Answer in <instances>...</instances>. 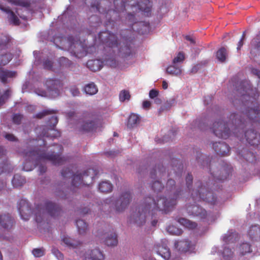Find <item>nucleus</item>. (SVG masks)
Wrapping results in <instances>:
<instances>
[{
	"label": "nucleus",
	"mask_w": 260,
	"mask_h": 260,
	"mask_svg": "<svg viewBox=\"0 0 260 260\" xmlns=\"http://www.w3.org/2000/svg\"><path fill=\"white\" fill-rule=\"evenodd\" d=\"M103 62L100 59L89 60L87 62V67L93 72H96L101 69Z\"/></svg>",
	"instance_id": "nucleus-27"
},
{
	"label": "nucleus",
	"mask_w": 260,
	"mask_h": 260,
	"mask_svg": "<svg viewBox=\"0 0 260 260\" xmlns=\"http://www.w3.org/2000/svg\"><path fill=\"white\" fill-rule=\"evenodd\" d=\"M89 21L91 23H95V25H93L95 27L99 26L102 23L101 19L96 15L91 16L89 18Z\"/></svg>",
	"instance_id": "nucleus-53"
},
{
	"label": "nucleus",
	"mask_w": 260,
	"mask_h": 260,
	"mask_svg": "<svg viewBox=\"0 0 260 260\" xmlns=\"http://www.w3.org/2000/svg\"><path fill=\"white\" fill-rule=\"evenodd\" d=\"M154 249L156 253L165 259H168L171 256V252L166 242L161 241L160 243L155 244Z\"/></svg>",
	"instance_id": "nucleus-17"
},
{
	"label": "nucleus",
	"mask_w": 260,
	"mask_h": 260,
	"mask_svg": "<svg viewBox=\"0 0 260 260\" xmlns=\"http://www.w3.org/2000/svg\"><path fill=\"white\" fill-rule=\"evenodd\" d=\"M5 138L10 141H14L16 140L15 136L11 134H7L5 136Z\"/></svg>",
	"instance_id": "nucleus-63"
},
{
	"label": "nucleus",
	"mask_w": 260,
	"mask_h": 260,
	"mask_svg": "<svg viewBox=\"0 0 260 260\" xmlns=\"http://www.w3.org/2000/svg\"><path fill=\"white\" fill-rule=\"evenodd\" d=\"M213 148L217 154L220 156H225L228 155L230 151V147L228 144L224 142H215L213 143Z\"/></svg>",
	"instance_id": "nucleus-18"
},
{
	"label": "nucleus",
	"mask_w": 260,
	"mask_h": 260,
	"mask_svg": "<svg viewBox=\"0 0 260 260\" xmlns=\"http://www.w3.org/2000/svg\"><path fill=\"white\" fill-rule=\"evenodd\" d=\"M99 39L105 46V48H108L113 52L114 49L117 48L118 45V40L117 36L109 31H105L99 34Z\"/></svg>",
	"instance_id": "nucleus-8"
},
{
	"label": "nucleus",
	"mask_w": 260,
	"mask_h": 260,
	"mask_svg": "<svg viewBox=\"0 0 260 260\" xmlns=\"http://www.w3.org/2000/svg\"><path fill=\"white\" fill-rule=\"evenodd\" d=\"M76 224L80 234H83L86 232L88 228V225L83 220L79 219L76 220Z\"/></svg>",
	"instance_id": "nucleus-35"
},
{
	"label": "nucleus",
	"mask_w": 260,
	"mask_h": 260,
	"mask_svg": "<svg viewBox=\"0 0 260 260\" xmlns=\"http://www.w3.org/2000/svg\"><path fill=\"white\" fill-rule=\"evenodd\" d=\"M86 3L90 4V6L91 9L95 10L96 11L99 12L100 13L106 14V18L109 20V22H111V21H113L112 20L111 17H110L112 15V14H117V11H120V9L122 8H124L125 4L124 3L121 1V9H119L117 6H115V10L111 9H107L106 8H103L102 6L100 5L99 0H86Z\"/></svg>",
	"instance_id": "nucleus-9"
},
{
	"label": "nucleus",
	"mask_w": 260,
	"mask_h": 260,
	"mask_svg": "<svg viewBox=\"0 0 260 260\" xmlns=\"http://www.w3.org/2000/svg\"><path fill=\"white\" fill-rule=\"evenodd\" d=\"M119 55L122 57L126 58L132 54V50L129 45H126L118 49Z\"/></svg>",
	"instance_id": "nucleus-36"
},
{
	"label": "nucleus",
	"mask_w": 260,
	"mask_h": 260,
	"mask_svg": "<svg viewBox=\"0 0 260 260\" xmlns=\"http://www.w3.org/2000/svg\"><path fill=\"white\" fill-rule=\"evenodd\" d=\"M60 67L68 68L72 64V62L65 57H61L58 60Z\"/></svg>",
	"instance_id": "nucleus-44"
},
{
	"label": "nucleus",
	"mask_w": 260,
	"mask_h": 260,
	"mask_svg": "<svg viewBox=\"0 0 260 260\" xmlns=\"http://www.w3.org/2000/svg\"><path fill=\"white\" fill-rule=\"evenodd\" d=\"M182 190H176L173 196L168 198L158 197L156 200L150 197H146L143 203L136 209L129 217V222L141 226L146 222V218L148 215L153 217L157 211H169L170 208L176 204V200L181 195Z\"/></svg>",
	"instance_id": "nucleus-2"
},
{
	"label": "nucleus",
	"mask_w": 260,
	"mask_h": 260,
	"mask_svg": "<svg viewBox=\"0 0 260 260\" xmlns=\"http://www.w3.org/2000/svg\"><path fill=\"white\" fill-rule=\"evenodd\" d=\"M132 196L129 191L123 192L116 200L115 204V209L117 212H121L129 205L132 200Z\"/></svg>",
	"instance_id": "nucleus-11"
},
{
	"label": "nucleus",
	"mask_w": 260,
	"mask_h": 260,
	"mask_svg": "<svg viewBox=\"0 0 260 260\" xmlns=\"http://www.w3.org/2000/svg\"><path fill=\"white\" fill-rule=\"evenodd\" d=\"M166 72L169 74L178 76L181 75L182 71L180 68L177 67L175 65H172L167 68Z\"/></svg>",
	"instance_id": "nucleus-40"
},
{
	"label": "nucleus",
	"mask_w": 260,
	"mask_h": 260,
	"mask_svg": "<svg viewBox=\"0 0 260 260\" xmlns=\"http://www.w3.org/2000/svg\"><path fill=\"white\" fill-rule=\"evenodd\" d=\"M232 171V168L231 166H227L226 167H224L222 168V171H221L223 174L222 175H220L216 177L214 174H212V175L213 178L216 180L222 181L226 180L229 177Z\"/></svg>",
	"instance_id": "nucleus-29"
},
{
	"label": "nucleus",
	"mask_w": 260,
	"mask_h": 260,
	"mask_svg": "<svg viewBox=\"0 0 260 260\" xmlns=\"http://www.w3.org/2000/svg\"><path fill=\"white\" fill-rule=\"evenodd\" d=\"M14 224V218L9 214L0 215V225L6 230H10Z\"/></svg>",
	"instance_id": "nucleus-20"
},
{
	"label": "nucleus",
	"mask_w": 260,
	"mask_h": 260,
	"mask_svg": "<svg viewBox=\"0 0 260 260\" xmlns=\"http://www.w3.org/2000/svg\"><path fill=\"white\" fill-rule=\"evenodd\" d=\"M13 55L10 53L0 55V67L7 64L12 59Z\"/></svg>",
	"instance_id": "nucleus-38"
},
{
	"label": "nucleus",
	"mask_w": 260,
	"mask_h": 260,
	"mask_svg": "<svg viewBox=\"0 0 260 260\" xmlns=\"http://www.w3.org/2000/svg\"><path fill=\"white\" fill-rule=\"evenodd\" d=\"M45 85L49 92H54V94H52L54 96H58L59 94V88L61 86V82L59 80L56 79H48L45 82Z\"/></svg>",
	"instance_id": "nucleus-16"
},
{
	"label": "nucleus",
	"mask_w": 260,
	"mask_h": 260,
	"mask_svg": "<svg viewBox=\"0 0 260 260\" xmlns=\"http://www.w3.org/2000/svg\"><path fill=\"white\" fill-rule=\"evenodd\" d=\"M73 168V166H70L63 169L61 172V174L63 178H68L72 177L71 185L74 187L89 185L92 183L93 179L99 173V171L96 169L89 168L84 171L82 174L78 171L74 174Z\"/></svg>",
	"instance_id": "nucleus-5"
},
{
	"label": "nucleus",
	"mask_w": 260,
	"mask_h": 260,
	"mask_svg": "<svg viewBox=\"0 0 260 260\" xmlns=\"http://www.w3.org/2000/svg\"><path fill=\"white\" fill-rule=\"evenodd\" d=\"M175 246L179 251L186 252L190 247V241L188 240L178 241L175 242Z\"/></svg>",
	"instance_id": "nucleus-28"
},
{
	"label": "nucleus",
	"mask_w": 260,
	"mask_h": 260,
	"mask_svg": "<svg viewBox=\"0 0 260 260\" xmlns=\"http://www.w3.org/2000/svg\"><path fill=\"white\" fill-rule=\"evenodd\" d=\"M227 56V51L224 47L219 49L216 52V57L218 60L223 62L225 60Z\"/></svg>",
	"instance_id": "nucleus-41"
},
{
	"label": "nucleus",
	"mask_w": 260,
	"mask_h": 260,
	"mask_svg": "<svg viewBox=\"0 0 260 260\" xmlns=\"http://www.w3.org/2000/svg\"><path fill=\"white\" fill-rule=\"evenodd\" d=\"M25 182V179L19 174H15L12 180V183L14 187L21 186Z\"/></svg>",
	"instance_id": "nucleus-32"
},
{
	"label": "nucleus",
	"mask_w": 260,
	"mask_h": 260,
	"mask_svg": "<svg viewBox=\"0 0 260 260\" xmlns=\"http://www.w3.org/2000/svg\"><path fill=\"white\" fill-rule=\"evenodd\" d=\"M222 255L224 259H229L233 256V251L232 249L227 247L226 246H225L222 251Z\"/></svg>",
	"instance_id": "nucleus-47"
},
{
	"label": "nucleus",
	"mask_w": 260,
	"mask_h": 260,
	"mask_svg": "<svg viewBox=\"0 0 260 260\" xmlns=\"http://www.w3.org/2000/svg\"><path fill=\"white\" fill-rule=\"evenodd\" d=\"M251 241H256L260 238V226L257 224L251 225L247 233Z\"/></svg>",
	"instance_id": "nucleus-23"
},
{
	"label": "nucleus",
	"mask_w": 260,
	"mask_h": 260,
	"mask_svg": "<svg viewBox=\"0 0 260 260\" xmlns=\"http://www.w3.org/2000/svg\"><path fill=\"white\" fill-rule=\"evenodd\" d=\"M52 252L58 260H63V254L57 249L52 248Z\"/></svg>",
	"instance_id": "nucleus-56"
},
{
	"label": "nucleus",
	"mask_w": 260,
	"mask_h": 260,
	"mask_svg": "<svg viewBox=\"0 0 260 260\" xmlns=\"http://www.w3.org/2000/svg\"><path fill=\"white\" fill-rule=\"evenodd\" d=\"M151 188L152 190L155 192H160L162 189L164 188V186H162L161 183L159 181H154L151 185Z\"/></svg>",
	"instance_id": "nucleus-46"
},
{
	"label": "nucleus",
	"mask_w": 260,
	"mask_h": 260,
	"mask_svg": "<svg viewBox=\"0 0 260 260\" xmlns=\"http://www.w3.org/2000/svg\"><path fill=\"white\" fill-rule=\"evenodd\" d=\"M177 221L180 223V224L188 229H195L197 226L196 222L191 221L185 218H180L177 220Z\"/></svg>",
	"instance_id": "nucleus-33"
},
{
	"label": "nucleus",
	"mask_w": 260,
	"mask_h": 260,
	"mask_svg": "<svg viewBox=\"0 0 260 260\" xmlns=\"http://www.w3.org/2000/svg\"><path fill=\"white\" fill-rule=\"evenodd\" d=\"M84 257L85 260H103L104 255L99 249L95 248L86 252Z\"/></svg>",
	"instance_id": "nucleus-19"
},
{
	"label": "nucleus",
	"mask_w": 260,
	"mask_h": 260,
	"mask_svg": "<svg viewBox=\"0 0 260 260\" xmlns=\"http://www.w3.org/2000/svg\"><path fill=\"white\" fill-rule=\"evenodd\" d=\"M244 157L247 161H252L254 156H253L252 153L248 152L247 155H245Z\"/></svg>",
	"instance_id": "nucleus-62"
},
{
	"label": "nucleus",
	"mask_w": 260,
	"mask_h": 260,
	"mask_svg": "<svg viewBox=\"0 0 260 260\" xmlns=\"http://www.w3.org/2000/svg\"><path fill=\"white\" fill-rule=\"evenodd\" d=\"M140 121V119L138 115L132 114L128 119L127 126L130 128H133L137 125Z\"/></svg>",
	"instance_id": "nucleus-31"
},
{
	"label": "nucleus",
	"mask_w": 260,
	"mask_h": 260,
	"mask_svg": "<svg viewBox=\"0 0 260 260\" xmlns=\"http://www.w3.org/2000/svg\"><path fill=\"white\" fill-rule=\"evenodd\" d=\"M127 19L130 22H132V23L129 24L131 26V27L133 29H134L133 27V25L135 24L139 27L137 28L136 31L139 34H145L147 30L149 29V24L148 23H145L143 21H140L138 22H136L135 21V17L134 15L132 14H128L127 15Z\"/></svg>",
	"instance_id": "nucleus-15"
},
{
	"label": "nucleus",
	"mask_w": 260,
	"mask_h": 260,
	"mask_svg": "<svg viewBox=\"0 0 260 260\" xmlns=\"http://www.w3.org/2000/svg\"><path fill=\"white\" fill-rule=\"evenodd\" d=\"M58 123V118L56 116H52L48 121V126L51 128L50 130L51 135L50 137L55 138L60 136V133L58 131L54 129L53 128L56 126Z\"/></svg>",
	"instance_id": "nucleus-25"
},
{
	"label": "nucleus",
	"mask_w": 260,
	"mask_h": 260,
	"mask_svg": "<svg viewBox=\"0 0 260 260\" xmlns=\"http://www.w3.org/2000/svg\"><path fill=\"white\" fill-rule=\"evenodd\" d=\"M151 102L149 101H144L143 102V108L145 109H148L151 106Z\"/></svg>",
	"instance_id": "nucleus-64"
},
{
	"label": "nucleus",
	"mask_w": 260,
	"mask_h": 260,
	"mask_svg": "<svg viewBox=\"0 0 260 260\" xmlns=\"http://www.w3.org/2000/svg\"><path fill=\"white\" fill-rule=\"evenodd\" d=\"M32 254L35 257H40L45 254L43 248H36L32 250Z\"/></svg>",
	"instance_id": "nucleus-54"
},
{
	"label": "nucleus",
	"mask_w": 260,
	"mask_h": 260,
	"mask_svg": "<svg viewBox=\"0 0 260 260\" xmlns=\"http://www.w3.org/2000/svg\"><path fill=\"white\" fill-rule=\"evenodd\" d=\"M103 121L100 118H94L93 120H87L82 124L80 131L83 132H92L99 127H102Z\"/></svg>",
	"instance_id": "nucleus-13"
},
{
	"label": "nucleus",
	"mask_w": 260,
	"mask_h": 260,
	"mask_svg": "<svg viewBox=\"0 0 260 260\" xmlns=\"http://www.w3.org/2000/svg\"><path fill=\"white\" fill-rule=\"evenodd\" d=\"M238 235L233 230L229 231L223 236L222 240L226 244L233 243L236 242Z\"/></svg>",
	"instance_id": "nucleus-26"
},
{
	"label": "nucleus",
	"mask_w": 260,
	"mask_h": 260,
	"mask_svg": "<svg viewBox=\"0 0 260 260\" xmlns=\"http://www.w3.org/2000/svg\"><path fill=\"white\" fill-rule=\"evenodd\" d=\"M186 184L187 187L190 190V186L192 184L193 177L191 174L188 173L186 177Z\"/></svg>",
	"instance_id": "nucleus-58"
},
{
	"label": "nucleus",
	"mask_w": 260,
	"mask_h": 260,
	"mask_svg": "<svg viewBox=\"0 0 260 260\" xmlns=\"http://www.w3.org/2000/svg\"><path fill=\"white\" fill-rule=\"evenodd\" d=\"M245 138L251 146L260 148V134L254 129H250L245 132Z\"/></svg>",
	"instance_id": "nucleus-14"
},
{
	"label": "nucleus",
	"mask_w": 260,
	"mask_h": 260,
	"mask_svg": "<svg viewBox=\"0 0 260 260\" xmlns=\"http://www.w3.org/2000/svg\"><path fill=\"white\" fill-rule=\"evenodd\" d=\"M245 36H246V31H244L243 32L242 37H241V39L240 40V41L238 42V46H237V48L238 50H240L241 47L243 45V44H244V40L245 39Z\"/></svg>",
	"instance_id": "nucleus-59"
},
{
	"label": "nucleus",
	"mask_w": 260,
	"mask_h": 260,
	"mask_svg": "<svg viewBox=\"0 0 260 260\" xmlns=\"http://www.w3.org/2000/svg\"><path fill=\"white\" fill-rule=\"evenodd\" d=\"M137 7L145 15L149 16L151 12L152 4L149 0H141L137 4Z\"/></svg>",
	"instance_id": "nucleus-24"
},
{
	"label": "nucleus",
	"mask_w": 260,
	"mask_h": 260,
	"mask_svg": "<svg viewBox=\"0 0 260 260\" xmlns=\"http://www.w3.org/2000/svg\"><path fill=\"white\" fill-rule=\"evenodd\" d=\"M84 91L87 94L93 95L97 93L98 89L93 83H91L84 87Z\"/></svg>",
	"instance_id": "nucleus-39"
},
{
	"label": "nucleus",
	"mask_w": 260,
	"mask_h": 260,
	"mask_svg": "<svg viewBox=\"0 0 260 260\" xmlns=\"http://www.w3.org/2000/svg\"><path fill=\"white\" fill-rule=\"evenodd\" d=\"M18 209L20 215L24 220H28L31 214H34L35 220L37 223H41L47 213L51 217H56L60 214L61 210L56 204L45 201L43 203L36 205L35 208L31 210L28 202L25 199H22L18 203Z\"/></svg>",
	"instance_id": "nucleus-4"
},
{
	"label": "nucleus",
	"mask_w": 260,
	"mask_h": 260,
	"mask_svg": "<svg viewBox=\"0 0 260 260\" xmlns=\"http://www.w3.org/2000/svg\"><path fill=\"white\" fill-rule=\"evenodd\" d=\"M119 97V100L121 102H124L125 100H129L131 98V95L129 92L127 90H123L120 91Z\"/></svg>",
	"instance_id": "nucleus-48"
},
{
	"label": "nucleus",
	"mask_w": 260,
	"mask_h": 260,
	"mask_svg": "<svg viewBox=\"0 0 260 260\" xmlns=\"http://www.w3.org/2000/svg\"><path fill=\"white\" fill-rule=\"evenodd\" d=\"M10 41V39L8 36L4 35H0V50L7 48Z\"/></svg>",
	"instance_id": "nucleus-43"
},
{
	"label": "nucleus",
	"mask_w": 260,
	"mask_h": 260,
	"mask_svg": "<svg viewBox=\"0 0 260 260\" xmlns=\"http://www.w3.org/2000/svg\"><path fill=\"white\" fill-rule=\"evenodd\" d=\"M57 112L56 110H45L41 112H40L36 115V117L38 118H42L45 116L50 115Z\"/></svg>",
	"instance_id": "nucleus-49"
},
{
	"label": "nucleus",
	"mask_w": 260,
	"mask_h": 260,
	"mask_svg": "<svg viewBox=\"0 0 260 260\" xmlns=\"http://www.w3.org/2000/svg\"><path fill=\"white\" fill-rule=\"evenodd\" d=\"M112 189V184L108 181H103L99 185V189L102 192H109L111 191Z\"/></svg>",
	"instance_id": "nucleus-34"
},
{
	"label": "nucleus",
	"mask_w": 260,
	"mask_h": 260,
	"mask_svg": "<svg viewBox=\"0 0 260 260\" xmlns=\"http://www.w3.org/2000/svg\"><path fill=\"white\" fill-rule=\"evenodd\" d=\"M105 244L108 246H116L118 243L117 235L115 233H112L110 235H108L104 240Z\"/></svg>",
	"instance_id": "nucleus-30"
},
{
	"label": "nucleus",
	"mask_w": 260,
	"mask_h": 260,
	"mask_svg": "<svg viewBox=\"0 0 260 260\" xmlns=\"http://www.w3.org/2000/svg\"><path fill=\"white\" fill-rule=\"evenodd\" d=\"M23 118V115L20 114H14L12 117L13 122L16 124H20Z\"/></svg>",
	"instance_id": "nucleus-51"
},
{
	"label": "nucleus",
	"mask_w": 260,
	"mask_h": 260,
	"mask_svg": "<svg viewBox=\"0 0 260 260\" xmlns=\"http://www.w3.org/2000/svg\"><path fill=\"white\" fill-rule=\"evenodd\" d=\"M0 9L8 15V20L11 23L14 25L20 24V22L18 17L9 8L4 7L0 5Z\"/></svg>",
	"instance_id": "nucleus-22"
},
{
	"label": "nucleus",
	"mask_w": 260,
	"mask_h": 260,
	"mask_svg": "<svg viewBox=\"0 0 260 260\" xmlns=\"http://www.w3.org/2000/svg\"><path fill=\"white\" fill-rule=\"evenodd\" d=\"M62 241L68 247L73 248H77L78 246L80 244V242L75 241L68 237H64L62 238Z\"/></svg>",
	"instance_id": "nucleus-37"
},
{
	"label": "nucleus",
	"mask_w": 260,
	"mask_h": 260,
	"mask_svg": "<svg viewBox=\"0 0 260 260\" xmlns=\"http://www.w3.org/2000/svg\"><path fill=\"white\" fill-rule=\"evenodd\" d=\"M11 92V90L8 89L4 92L2 95L0 96V106L3 105L5 103V100L9 98Z\"/></svg>",
	"instance_id": "nucleus-50"
},
{
	"label": "nucleus",
	"mask_w": 260,
	"mask_h": 260,
	"mask_svg": "<svg viewBox=\"0 0 260 260\" xmlns=\"http://www.w3.org/2000/svg\"><path fill=\"white\" fill-rule=\"evenodd\" d=\"M239 250L241 255H245L247 253H250L251 252V246L248 243H243L239 246Z\"/></svg>",
	"instance_id": "nucleus-42"
},
{
	"label": "nucleus",
	"mask_w": 260,
	"mask_h": 260,
	"mask_svg": "<svg viewBox=\"0 0 260 260\" xmlns=\"http://www.w3.org/2000/svg\"><path fill=\"white\" fill-rule=\"evenodd\" d=\"M158 91L155 89H151L149 91V95L151 99H154L158 95Z\"/></svg>",
	"instance_id": "nucleus-60"
},
{
	"label": "nucleus",
	"mask_w": 260,
	"mask_h": 260,
	"mask_svg": "<svg viewBox=\"0 0 260 260\" xmlns=\"http://www.w3.org/2000/svg\"><path fill=\"white\" fill-rule=\"evenodd\" d=\"M167 231L172 234L175 235H180L182 234V231L174 225H169L167 228Z\"/></svg>",
	"instance_id": "nucleus-45"
},
{
	"label": "nucleus",
	"mask_w": 260,
	"mask_h": 260,
	"mask_svg": "<svg viewBox=\"0 0 260 260\" xmlns=\"http://www.w3.org/2000/svg\"><path fill=\"white\" fill-rule=\"evenodd\" d=\"M7 2L12 5L21 7L16 10V13L23 20H26L27 15L32 13L30 0H7Z\"/></svg>",
	"instance_id": "nucleus-10"
},
{
	"label": "nucleus",
	"mask_w": 260,
	"mask_h": 260,
	"mask_svg": "<svg viewBox=\"0 0 260 260\" xmlns=\"http://www.w3.org/2000/svg\"><path fill=\"white\" fill-rule=\"evenodd\" d=\"M53 63V62L49 59H45L43 62L44 68L49 70H52Z\"/></svg>",
	"instance_id": "nucleus-55"
},
{
	"label": "nucleus",
	"mask_w": 260,
	"mask_h": 260,
	"mask_svg": "<svg viewBox=\"0 0 260 260\" xmlns=\"http://www.w3.org/2000/svg\"><path fill=\"white\" fill-rule=\"evenodd\" d=\"M186 210L189 215L196 217L201 220L205 219L208 216L206 210L197 205H188L186 206Z\"/></svg>",
	"instance_id": "nucleus-12"
},
{
	"label": "nucleus",
	"mask_w": 260,
	"mask_h": 260,
	"mask_svg": "<svg viewBox=\"0 0 260 260\" xmlns=\"http://www.w3.org/2000/svg\"><path fill=\"white\" fill-rule=\"evenodd\" d=\"M237 91L241 94L240 100L242 102L241 112L232 113L225 122L215 121L211 128L213 134L219 138L226 139L231 132L237 137L239 133L248 123L260 125V107L256 102L259 96L257 90L250 88L247 81H241Z\"/></svg>",
	"instance_id": "nucleus-1"
},
{
	"label": "nucleus",
	"mask_w": 260,
	"mask_h": 260,
	"mask_svg": "<svg viewBox=\"0 0 260 260\" xmlns=\"http://www.w3.org/2000/svg\"><path fill=\"white\" fill-rule=\"evenodd\" d=\"M17 73L16 71L8 70L0 67V81L4 84L8 82L9 78L16 77Z\"/></svg>",
	"instance_id": "nucleus-21"
},
{
	"label": "nucleus",
	"mask_w": 260,
	"mask_h": 260,
	"mask_svg": "<svg viewBox=\"0 0 260 260\" xmlns=\"http://www.w3.org/2000/svg\"><path fill=\"white\" fill-rule=\"evenodd\" d=\"M184 58L185 57L184 54L182 52H180L178 53L177 56L174 58L173 63L174 64H176L177 63L182 62L184 60Z\"/></svg>",
	"instance_id": "nucleus-52"
},
{
	"label": "nucleus",
	"mask_w": 260,
	"mask_h": 260,
	"mask_svg": "<svg viewBox=\"0 0 260 260\" xmlns=\"http://www.w3.org/2000/svg\"><path fill=\"white\" fill-rule=\"evenodd\" d=\"M61 45L63 48L70 51L73 55L76 57L79 58L87 53H91L95 51V46H89L85 49L81 43L77 40H75L72 36L69 37L67 39L62 38L61 40Z\"/></svg>",
	"instance_id": "nucleus-6"
},
{
	"label": "nucleus",
	"mask_w": 260,
	"mask_h": 260,
	"mask_svg": "<svg viewBox=\"0 0 260 260\" xmlns=\"http://www.w3.org/2000/svg\"><path fill=\"white\" fill-rule=\"evenodd\" d=\"M196 184L198 188L192 190L191 193L192 200L194 202L203 201L212 205L215 204L217 198L213 192L208 190L205 186H203L200 182H198Z\"/></svg>",
	"instance_id": "nucleus-7"
},
{
	"label": "nucleus",
	"mask_w": 260,
	"mask_h": 260,
	"mask_svg": "<svg viewBox=\"0 0 260 260\" xmlns=\"http://www.w3.org/2000/svg\"><path fill=\"white\" fill-rule=\"evenodd\" d=\"M71 92L72 94L75 96H78L80 94V91L78 88L76 87H72L70 89Z\"/></svg>",
	"instance_id": "nucleus-61"
},
{
	"label": "nucleus",
	"mask_w": 260,
	"mask_h": 260,
	"mask_svg": "<svg viewBox=\"0 0 260 260\" xmlns=\"http://www.w3.org/2000/svg\"><path fill=\"white\" fill-rule=\"evenodd\" d=\"M38 142V140L32 139L26 143V149L22 152L25 158L23 168L24 171H31L36 166L39 165L40 162L46 160H50L53 165L57 166L61 165L67 161V159L60 156L63 150L61 145L58 146L60 154H55L54 151L50 153H47L45 149L46 144L44 140L39 146Z\"/></svg>",
	"instance_id": "nucleus-3"
},
{
	"label": "nucleus",
	"mask_w": 260,
	"mask_h": 260,
	"mask_svg": "<svg viewBox=\"0 0 260 260\" xmlns=\"http://www.w3.org/2000/svg\"><path fill=\"white\" fill-rule=\"evenodd\" d=\"M175 181L173 179H169L167 182L166 188L167 190L172 191L174 188H175Z\"/></svg>",
	"instance_id": "nucleus-57"
}]
</instances>
